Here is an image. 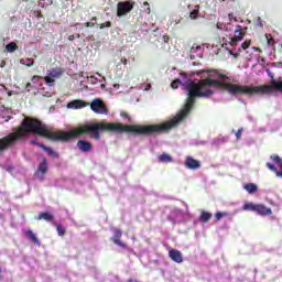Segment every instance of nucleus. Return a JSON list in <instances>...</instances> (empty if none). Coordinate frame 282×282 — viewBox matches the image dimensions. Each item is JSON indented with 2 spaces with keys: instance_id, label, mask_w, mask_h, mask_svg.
I'll list each match as a JSON object with an SVG mask.
<instances>
[{
  "instance_id": "f257e3e1",
  "label": "nucleus",
  "mask_w": 282,
  "mask_h": 282,
  "mask_svg": "<svg viewBox=\"0 0 282 282\" xmlns=\"http://www.w3.org/2000/svg\"><path fill=\"white\" fill-rule=\"evenodd\" d=\"M29 133H35L36 135H42V138H47V140L55 142H69V140H76V138L87 134H89L93 140H98V122L85 123L68 132H52L41 120L25 118L15 131L0 139V153L1 151H8V149H12V147H17L18 142H23L25 135H29Z\"/></svg>"
},
{
  "instance_id": "f03ea898",
  "label": "nucleus",
  "mask_w": 282,
  "mask_h": 282,
  "mask_svg": "<svg viewBox=\"0 0 282 282\" xmlns=\"http://www.w3.org/2000/svg\"><path fill=\"white\" fill-rule=\"evenodd\" d=\"M242 210L257 213V215H260L261 217L272 215V209L270 207H265L263 204L247 203L242 206Z\"/></svg>"
},
{
  "instance_id": "7ed1b4c3",
  "label": "nucleus",
  "mask_w": 282,
  "mask_h": 282,
  "mask_svg": "<svg viewBox=\"0 0 282 282\" xmlns=\"http://www.w3.org/2000/svg\"><path fill=\"white\" fill-rule=\"evenodd\" d=\"M134 6H135L134 1L119 2L117 4V17H124L126 14H129V12L133 10Z\"/></svg>"
},
{
  "instance_id": "20e7f679",
  "label": "nucleus",
  "mask_w": 282,
  "mask_h": 282,
  "mask_svg": "<svg viewBox=\"0 0 282 282\" xmlns=\"http://www.w3.org/2000/svg\"><path fill=\"white\" fill-rule=\"evenodd\" d=\"M90 109L94 113L105 115L108 113L107 106L100 99H94L90 104Z\"/></svg>"
},
{
  "instance_id": "39448f33",
  "label": "nucleus",
  "mask_w": 282,
  "mask_h": 282,
  "mask_svg": "<svg viewBox=\"0 0 282 282\" xmlns=\"http://www.w3.org/2000/svg\"><path fill=\"white\" fill-rule=\"evenodd\" d=\"M122 230L115 228L113 229V237L111 238V241L116 243V246H119L120 248H123L126 250L127 243L122 242Z\"/></svg>"
},
{
  "instance_id": "423d86ee",
  "label": "nucleus",
  "mask_w": 282,
  "mask_h": 282,
  "mask_svg": "<svg viewBox=\"0 0 282 282\" xmlns=\"http://www.w3.org/2000/svg\"><path fill=\"white\" fill-rule=\"evenodd\" d=\"M239 41H243V26L237 25L234 37L230 39V45H237Z\"/></svg>"
},
{
  "instance_id": "0eeeda50",
  "label": "nucleus",
  "mask_w": 282,
  "mask_h": 282,
  "mask_svg": "<svg viewBox=\"0 0 282 282\" xmlns=\"http://www.w3.org/2000/svg\"><path fill=\"white\" fill-rule=\"evenodd\" d=\"M89 104L82 99H74L67 104V109H84L88 107Z\"/></svg>"
},
{
  "instance_id": "6e6552de",
  "label": "nucleus",
  "mask_w": 282,
  "mask_h": 282,
  "mask_svg": "<svg viewBox=\"0 0 282 282\" xmlns=\"http://www.w3.org/2000/svg\"><path fill=\"white\" fill-rule=\"evenodd\" d=\"M77 149L82 151V153H89L91 149H94V144L87 140L77 141Z\"/></svg>"
},
{
  "instance_id": "1a4fd4ad",
  "label": "nucleus",
  "mask_w": 282,
  "mask_h": 282,
  "mask_svg": "<svg viewBox=\"0 0 282 282\" xmlns=\"http://www.w3.org/2000/svg\"><path fill=\"white\" fill-rule=\"evenodd\" d=\"M169 257L174 261V263H183L184 257L182 256V251L177 249H171L169 251Z\"/></svg>"
},
{
  "instance_id": "9d476101",
  "label": "nucleus",
  "mask_w": 282,
  "mask_h": 282,
  "mask_svg": "<svg viewBox=\"0 0 282 282\" xmlns=\"http://www.w3.org/2000/svg\"><path fill=\"white\" fill-rule=\"evenodd\" d=\"M186 169H191L192 171H196V169H199L202 166V163L199 161L193 159L192 156H187L185 161Z\"/></svg>"
},
{
  "instance_id": "9b49d317",
  "label": "nucleus",
  "mask_w": 282,
  "mask_h": 282,
  "mask_svg": "<svg viewBox=\"0 0 282 282\" xmlns=\"http://www.w3.org/2000/svg\"><path fill=\"white\" fill-rule=\"evenodd\" d=\"M47 159H43L42 162L37 166V171L35 172L36 177H42L47 173Z\"/></svg>"
},
{
  "instance_id": "f8f14e48",
  "label": "nucleus",
  "mask_w": 282,
  "mask_h": 282,
  "mask_svg": "<svg viewBox=\"0 0 282 282\" xmlns=\"http://www.w3.org/2000/svg\"><path fill=\"white\" fill-rule=\"evenodd\" d=\"M25 237L29 239V241H31L32 243H34V246H41V241L39 240V238L36 237V234H34V231L32 230H26L25 231Z\"/></svg>"
},
{
  "instance_id": "ddd939ff",
  "label": "nucleus",
  "mask_w": 282,
  "mask_h": 282,
  "mask_svg": "<svg viewBox=\"0 0 282 282\" xmlns=\"http://www.w3.org/2000/svg\"><path fill=\"white\" fill-rule=\"evenodd\" d=\"M270 160H272L273 162H275V164H279L281 171L276 172V177H282V160L281 156L276 155V154H272L270 156Z\"/></svg>"
},
{
  "instance_id": "4468645a",
  "label": "nucleus",
  "mask_w": 282,
  "mask_h": 282,
  "mask_svg": "<svg viewBox=\"0 0 282 282\" xmlns=\"http://www.w3.org/2000/svg\"><path fill=\"white\" fill-rule=\"evenodd\" d=\"M158 160L162 164H169V163L173 162V156L170 154H166V153H162L161 155H159Z\"/></svg>"
},
{
  "instance_id": "2eb2a0df",
  "label": "nucleus",
  "mask_w": 282,
  "mask_h": 282,
  "mask_svg": "<svg viewBox=\"0 0 282 282\" xmlns=\"http://www.w3.org/2000/svg\"><path fill=\"white\" fill-rule=\"evenodd\" d=\"M245 191H247V193H249V195H254V193H257V191H259V187L254 183H248L245 185Z\"/></svg>"
},
{
  "instance_id": "dca6fc26",
  "label": "nucleus",
  "mask_w": 282,
  "mask_h": 282,
  "mask_svg": "<svg viewBox=\"0 0 282 282\" xmlns=\"http://www.w3.org/2000/svg\"><path fill=\"white\" fill-rule=\"evenodd\" d=\"M39 148L43 149V151H46V153L51 155V158H58V153L52 150V148L46 147L45 144H39Z\"/></svg>"
},
{
  "instance_id": "f3484780",
  "label": "nucleus",
  "mask_w": 282,
  "mask_h": 282,
  "mask_svg": "<svg viewBox=\"0 0 282 282\" xmlns=\"http://www.w3.org/2000/svg\"><path fill=\"white\" fill-rule=\"evenodd\" d=\"M37 219H44V221H53L54 220V215L44 212V213H40V215L37 216Z\"/></svg>"
},
{
  "instance_id": "a211bd4d",
  "label": "nucleus",
  "mask_w": 282,
  "mask_h": 282,
  "mask_svg": "<svg viewBox=\"0 0 282 282\" xmlns=\"http://www.w3.org/2000/svg\"><path fill=\"white\" fill-rule=\"evenodd\" d=\"M48 76H51V78H61L63 76V68H53L48 73Z\"/></svg>"
},
{
  "instance_id": "6ab92c4d",
  "label": "nucleus",
  "mask_w": 282,
  "mask_h": 282,
  "mask_svg": "<svg viewBox=\"0 0 282 282\" xmlns=\"http://www.w3.org/2000/svg\"><path fill=\"white\" fill-rule=\"evenodd\" d=\"M213 218V214L208 213V212H202L200 214V221H203V224H208V221H210V219Z\"/></svg>"
},
{
  "instance_id": "aec40b11",
  "label": "nucleus",
  "mask_w": 282,
  "mask_h": 282,
  "mask_svg": "<svg viewBox=\"0 0 282 282\" xmlns=\"http://www.w3.org/2000/svg\"><path fill=\"white\" fill-rule=\"evenodd\" d=\"M55 227H56V230H57V235L59 237H65V234L67 232L65 227H63V225H61V224H55Z\"/></svg>"
},
{
  "instance_id": "412c9836",
  "label": "nucleus",
  "mask_w": 282,
  "mask_h": 282,
  "mask_svg": "<svg viewBox=\"0 0 282 282\" xmlns=\"http://www.w3.org/2000/svg\"><path fill=\"white\" fill-rule=\"evenodd\" d=\"M18 47L19 46L17 45V43L11 42V43L7 44L6 50H7V52H17Z\"/></svg>"
},
{
  "instance_id": "4be33fe9",
  "label": "nucleus",
  "mask_w": 282,
  "mask_h": 282,
  "mask_svg": "<svg viewBox=\"0 0 282 282\" xmlns=\"http://www.w3.org/2000/svg\"><path fill=\"white\" fill-rule=\"evenodd\" d=\"M21 65H25L26 67H32L34 65V59L25 58L20 61Z\"/></svg>"
},
{
  "instance_id": "5701e85b",
  "label": "nucleus",
  "mask_w": 282,
  "mask_h": 282,
  "mask_svg": "<svg viewBox=\"0 0 282 282\" xmlns=\"http://www.w3.org/2000/svg\"><path fill=\"white\" fill-rule=\"evenodd\" d=\"M223 217H228V212H217L215 214V218L217 219V221H220Z\"/></svg>"
},
{
  "instance_id": "b1692460",
  "label": "nucleus",
  "mask_w": 282,
  "mask_h": 282,
  "mask_svg": "<svg viewBox=\"0 0 282 282\" xmlns=\"http://www.w3.org/2000/svg\"><path fill=\"white\" fill-rule=\"evenodd\" d=\"M52 3H54V1H52V0H42V1H40L39 7L47 8V6H52Z\"/></svg>"
},
{
  "instance_id": "393cba45",
  "label": "nucleus",
  "mask_w": 282,
  "mask_h": 282,
  "mask_svg": "<svg viewBox=\"0 0 282 282\" xmlns=\"http://www.w3.org/2000/svg\"><path fill=\"white\" fill-rule=\"evenodd\" d=\"M265 166L268 167L269 171H273V173H281V171L276 170V166H274L272 163H267Z\"/></svg>"
},
{
  "instance_id": "a878e982",
  "label": "nucleus",
  "mask_w": 282,
  "mask_h": 282,
  "mask_svg": "<svg viewBox=\"0 0 282 282\" xmlns=\"http://www.w3.org/2000/svg\"><path fill=\"white\" fill-rule=\"evenodd\" d=\"M44 80H45L46 85H48L50 87H52V85H54V77H52L50 75L45 76Z\"/></svg>"
},
{
  "instance_id": "bb28decb",
  "label": "nucleus",
  "mask_w": 282,
  "mask_h": 282,
  "mask_svg": "<svg viewBox=\"0 0 282 282\" xmlns=\"http://www.w3.org/2000/svg\"><path fill=\"white\" fill-rule=\"evenodd\" d=\"M182 84V80L180 79H174L171 84L172 89H177V87H180V85Z\"/></svg>"
},
{
  "instance_id": "cd10ccee",
  "label": "nucleus",
  "mask_w": 282,
  "mask_h": 282,
  "mask_svg": "<svg viewBox=\"0 0 282 282\" xmlns=\"http://www.w3.org/2000/svg\"><path fill=\"white\" fill-rule=\"evenodd\" d=\"M105 28H111V22L107 21L100 24V30H105Z\"/></svg>"
},
{
  "instance_id": "c85d7f7f",
  "label": "nucleus",
  "mask_w": 282,
  "mask_h": 282,
  "mask_svg": "<svg viewBox=\"0 0 282 282\" xmlns=\"http://www.w3.org/2000/svg\"><path fill=\"white\" fill-rule=\"evenodd\" d=\"M250 43H251V41H250V40H247V41H245V42L241 44V47H242L243 50H248V47H250Z\"/></svg>"
},
{
  "instance_id": "c756f323",
  "label": "nucleus",
  "mask_w": 282,
  "mask_h": 282,
  "mask_svg": "<svg viewBox=\"0 0 282 282\" xmlns=\"http://www.w3.org/2000/svg\"><path fill=\"white\" fill-rule=\"evenodd\" d=\"M218 78H220V80H230V77L226 76L224 73H219Z\"/></svg>"
},
{
  "instance_id": "7c9ffc66",
  "label": "nucleus",
  "mask_w": 282,
  "mask_h": 282,
  "mask_svg": "<svg viewBox=\"0 0 282 282\" xmlns=\"http://www.w3.org/2000/svg\"><path fill=\"white\" fill-rule=\"evenodd\" d=\"M242 133H243V128L238 129V131L236 132L237 140H241V134Z\"/></svg>"
},
{
  "instance_id": "2f4dec72",
  "label": "nucleus",
  "mask_w": 282,
  "mask_h": 282,
  "mask_svg": "<svg viewBox=\"0 0 282 282\" xmlns=\"http://www.w3.org/2000/svg\"><path fill=\"white\" fill-rule=\"evenodd\" d=\"M197 14H199V10H194L191 12L189 17L191 19H197Z\"/></svg>"
},
{
  "instance_id": "473e14b6",
  "label": "nucleus",
  "mask_w": 282,
  "mask_h": 282,
  "mask_svg": "<svg viewBox=\"0 0 282 282\" xmlns=\"http://www.w3.org/2000/svg\"><path fill=\"white\" fill-rule=\"evenodd\" d=\"M33 14L36 17V19H43V13H41L39 10L34 11Z\"/></svg>"
},
{
  "instance_id": "72a5a7b5",
  "label": "nucleus",
  "mask_w": 282,
  "mask_h": 282,
  "mask_svg": "<svg viewBox=\"0 0 282 282\" xmlns=\"http://www.w3.org/2000/svg\"><path fill=\"white\" fill-rule=\"evenodd\" d=\"M85 28H94V25H96L94 22H86Z\"/></svg>"
},
{
  "instance_id": "f704fd0d",
  "label": "nucleus",
  "mask_w": 282,
  "mask_h": 282,
  "mask_svg": "<svg viewBox=\"0 0 282 282\" xmlns=\"http://www.w3.org/2000/svg\"><path fill=\"white\" fill-rule=\"evenodd\" d=\"M268 45H274V39H268Z\"/></svg>"
},
{
  "instance_id": "c9c22d12",
  "label": "nucleus",
  "mask_w": 282,
  "mask_h": 282,
  "mask_svg": "<svg viewBox=\"0 0 282 282\" xmlns=\"http://www.w3.org/2000/svg\"><path fill=\"white\" fill-rule=\"evenodd\" d=\"M31 144H35V147H39V144H43V143L36 142V140H31Z\"/></svg>"
},
{
  "instance_id": "e433bc0d",
  "label": "nucleus",
  "mask_w": 282,
  "mask_h": 282,
  "mask_svg": "<svg viewBox=\"0 0 282 282\" xmlns=\"http://www.w3.org/2000/svg\"><path fill=\"white\" fill-rule=\"evenodd\" d=\"M121 63H122L123 65H127V58L122 57V58H121Z\"/></svg>"
},
{
  "instance_id": "4c0bfd02",
  "label": "nucleus",
  "mask_w": 282,
  "mask_h": 282,
  "mask_svg": "<svg viewBox=\"0 0 282 282\" xmlns=\"http://www.w3.org/2000/svg\"><path fill=\"white\" fill-rule=\"evenodd\" d=\"M75 36L74 35H69L68 36V41H74Z\"/></svg>"
},
{
  "instance_id": "58836bf2",
  "label": "nucleus",
  "mask_w": 282,
  "mask_h": 282,
  "mask_svg": "<svg viewBox=\"0 0 282 282\" xmlns=\"http://www.w3.org/2000/svg\"><path fill=\"white\" fill-rule=\"evenodd\" d=\"M91 21H98V18L94 17L91 18Z\"/></svg>"
},
{
  "instance_id": "ea45409f",
  "label": "nucleus",
  "mask_w": 282,
  "mask_h": 282,
  "mask_svg": "<svg viewBox=\"0 0 282 282\" xmlns=\"http://www.w3.org/2000/svg\"><path fill=\"white\" fill-rule=\"evenodd\" d=\"M148 14H151V8H148Z\"/></svg>"
},
{
  "instance_id": "a19ab883",
  "label": "nucleus",
  "mask_w": 282,
  "mask_h": 282,
  "mask_svg": "<svg viewBox=\"0 0 282 282\" xmlns=\"http://www.w3.org/2000/svg\"><path fill=\"white\" fill-rule=\"evenodd\" d=\"M121 116H124L127 118L128 115H127V112H123V113H121Z\"/></svg>"
},
{
  "instance_id": "79ce46f5",
  "label": "nucleus",
  "mask_w": 282,
  "mask_h": 282,
  "mask_svg": "<svg viewBox=\"0 0 282 282\" xmlns=\"http://www.w3.org/2000/svg\"><path fill=\"white\" fill-rule=\"evenodd\" d=\"M31 85H32V84L28 83V84H26V87H31Z\"/></svg>"
},
{
  "instance_id": "37998d69",
  "label": "nucleus",
  "mask_w": 282,
  "mask_h": 282,
  "mask_svg": "<svg viewBox=\"0 0 282 282\" xmlns=\"http://www.w3.org/2000/svg\"><path fill=\"white\" fill-rule=\"evenodd\" d=\"M143 6H149V2H144Z\"/></svg>"
},
{
  "instance_id": "c03bdc74",
  "label": "nucleus",
  "mask_w": 282,
  "mask_h": 282,
  "mask_svg": "<svg viewBox=\"0 0 282 282\" xmlns=\"http://www.w3.org/2000/svg\"><path fill=\"white\" fill-rule=\"evenodd\" d=\"M33 78H39L37 76H33Z\"/></svg>"
},
{
  "instance_id": "a18cd8bd",
  "label": "nucleus",
  "mask_w": 282,
  "mask_h": 282,
  "mask_svg": "<svg viewBox=\"0 0 282 282\" xmlns=\"http://www.w3.org/2000/svg\"><path fill=\"white\" fill-rule=\"evenodd\" d=\"M23 1L28 2V1H30V0H23Z\"/></svg>"
}]
</instances>
